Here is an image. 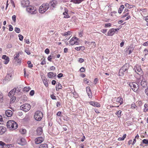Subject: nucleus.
I'll use <instances>...</instances> for the list:
<instances>
[{
    "mask_svg": "<svg viewBox=\"0 0 148 148\" xmlns=\"http://www.w3.org/2000/svg\"><path fill=\"white\" fill-rule=\"evenodd\" d=\"M63 76V74L62 73H60L58 75L57 77L58 78H60Z\"/></svg>",
    "mask_w": 148,
    "mask_h": 148,
    "instance_id": "64",
    "label": "nucleus"
},
{
    "mask_svg": "<svg viewBox=\"0 0 148 148\" xmlns=\"http://www.w3.org/2000/svg\"><path fill=\"white\" fill-rule=\"evenodd\" d=\"M116 101L117 102H118L120 103V105H121L123 103V99L121 97H118L117 98L116 100Z\"/></svg>",
    "mask_w": 148,
    "mask_h": 148,
    "instance_id": "22",
    "label": "nucleus"
},
{
    "mask_svg": "<svg viewBox=\"0 0 148 148\" xmlns=\"http://www.w3.org/2000/svg\"><path fill=\"white\" fill-rule=\"evenodd\" d=\"M6 116L8 117H11L12 114V111L10 110H7L5 111Z\"/></svg>",
    "mask_w": 148,
    "mask_h": 148,
    "instance_id": "18",
    "label": "nucleus"
},
{
    "mask_svg": "<svg viewBox=\"0 0 148 148\" xmlns=\"http://www.w3.org/2000/svg\"><path fill=\"white\" fill-rule=\"evenodd\" d=\"M127 84L132 88V90L135 92H138L139 86L138 84L136 82H128Z\"/></svg>",
    "mask_w": 148,
    "mask_h": 148,
    "instance_id": "4",
    "label": "nucleus"
},
{
    "mask_svg": "<svg viewBox=\"0 0 148 148\" xmlns=\"http://www.w3.org/2000/svg\"><path fill=\"white\" fill-rule=\"evenodd\" d=\"M34 94V90H32L29 93V95L31 96H33Z\"/></svg>",
    "mask_w": 148,
    "mask_h": 148,
    "instance_id": "56",
    "label": "nucleus"
},
{
    "mask_svg": "<svg viewBox=\"0 0 148 148\" xmlns=\"http://www.w3.org/2000/svg\"><path fill=\"white\" fill-rule=\"evenodd\" d=\"M128 14H129L128 12H127V13H125V12H124L123 14V15L121 16V17L122 18H123L128 16Z\"/></svg>",
    "mask_w": 148,
    "mask_h": 148,
    "instance_id": "42",
    "label": "nucleus"
},
{
    "mask_svg": "<svg viewBox=\"0 0 148 148\" xmlns=\"http://www.w3.org/2000/svg\"><path fill=\"white\" fill-rule=\"evenodd\" d=\"M27 64L28 65V67L29 68H31L33 67V64H31V62L30 61H28L27 62Z\"/></svg>",
    "mask_w": 148,
    "mask_h": 148,
    "instance_id": "41",
    "label": "nucleus"
},
{
    "mask_svg": "<svg viewBox=\"0 0 148 148\" xmlns=\"http://www.w3.org/2000/svg\"><path fill=\"white\" fill-rule=\"evenodd\" d=\"M6 47L7 48L10 49L12 47V45L11 44L8 43L7 44Z\"/></svg>",
    "mask_w": 148,
    "mask_h": 148,
    "instance_id": "48",
    "label": "nucleus"
},
{
    "mask_svg": "<svg viewBox=\"0 0 148 148\" xmlns=\"http://www.w3.org/2000/svg\"><path fill=\"white\" fill-rule=\"evenodd\" d=\"M31 89V88L29 86L25 87L23 88V91L24 92H27L29 91Z\"/></svg>",
    "mask_w": 148,
    "mask_h": 148,
    "instance_id": "33",
    "label": "nucleus"
},
{
    "mask_svg": "<svg viewBox=\"0 0 148 148\" xmlns=\"http://www.w3.org/2000/svg\"><path fill=\"white\" fill-rule=\"evenodd\" d=\"M16 99V97L15 96H13L11 99L10 101V103H13Z\"/></svg>",
    "mask_w": 148,
    "mask_h": 148,
    "instance_id": "37",
    "label": "nucleus"
},
{
    "mask_svg": "<svg viewBox=\"0 0 148 148\" xmlns=\"http://www.w3.org/2000/svg\"><path fill=\"white\" fill-rule=\"evenodd\" d=\"M137 106L135 105L134 103H133L131 104V108L132 109H136L137 108Z\"/></svg>",
    "mask_w": 148,
    "mask_h": 148,
    "instance_id": "44",
    "label": "nucleus"
},
{
    "mask_svg": "<svg viewBox=\"0 0 148 148\" xmlns=\"http://www.w3.org/2000/svg\"><path fill=\"white\" fill-rule=\"evenodd\" d=\"M79 71L81 72H84L85 71V69L84 68L82 67L80 69Z\"/></svg>",
    "mask_w": 148,
    "mask_h": 148,
    "instance_id": "54",
    "label": "nucleus"
},
{
    "mask_svg": "<svg viewBox=\"0 0 148 148\" xmlns=\"http://www.w3.org/2000/svg\"><path fill=\"white\" fill-rule=\"evenodd\" d=\"M84 82H85L87 84H88V83L89 82V80L86 78L84 79Z\"/></svg>",
    "mask_w": 148,
    "mask_h": 148,
    "instance_id": "62",
    "label": "nucleus"
},
{
    "mask_svg": "<svg viewBox=\"0 0 148 148\" xmlns=\"http://www.w3.org/2000/svg\"><path fill=\"white\" fill-rule=\"evenodd\" d=\"M89 103L91 105L95 107H100V104L98 102L91 101L89 102Z\"/></svg>",
    "mask_w": 148,
    "mask_h": 148,
    "instance_id": "16",
    "label": "nucleus"
},
{
    "mask_svg": "<svg viewBox=\"0 0 148 148\" xmlns=\"http://www.w3.org/2000/svg\"><path fill=\"white\" fill-rule=\"evenodd\" d=\"M6 144L3 142L1 141H0V145L1 147L2 148H4L5 145Z\"/></svg>",
    "mask_w": 148,
    "mask_h": 148,
    "instance_id": "46",
    "label": "nucleus"
},
{
    "mask_svg": "<svg viewBox=\"0 0 148 148\" xmlns=\"http://www.w3.org/2000/svg\"><path fill=\"white\" fill-rule=\"evenodd\" d=\"M31 108V106L28 103L25 104L20 106L21 109L25 112L29 111Z\"/></svg>",
    "mask_w": 148,
    "mask_h": 148,
    "instance_id": "7",
    "label": "nucleus"
},
{
    "mask_svg": "<svg viewBox=\"0 0 148 148\" xmlns=\"http://www.w3.org/2000/svg\"><path fill=\"white\" fill-rule=\"evenodd\" d=\"M134 48L133 47H131V46H130L128 48V50L127 51L129 52L128 54H130L132 52Z\"/></svg>",
    "mask_w": 148,
    "mask_h": 148,
    "instance_id": "34",
    "label": "nucleus"
},
{
    "mask_svg": "<svg viewBox=\"0 0 148 148\" xmlns=\"http://www.w3.org/2000/svg\"><path fill=\"white\" fill-rule=\"evenodd\" d=\"M78 39L77 37H73L69 41V44L72 45H73L74 44L78 45L79 44V42L78 41Z\"/></svg>",
    "mask_w": 148,
    "mask_h": 148,
    "instance_id": "9",
    "label": "nucleus"
},
{
    "mask_svg": "<svg viewBox=\"0 0 148 148\" xmlns=\"http://www.w3.org/2000/svg\"><path fill=\"white\" fill-rule=\"evenodd\" d=\"M16 16L15 15H13L12 17V20L14 22H15L16 21Z\"/></svg>",
    "mask_w": 148,
    "mask_h": 148,
    "instance_id": "60",
    "label": "nucleus"
},
{
    "mask_svg": "<svg viewBox=\"0 0 148 148\" xmlns=\"http://www.w3.org/2000/svg\"><path fill=\"white\" fill-rule=\"evenodd\" d=\"M4 148H13V147L11 144H6L5 145Z\"/></svg>",
    "mask_w": 148,
    "mask_h": 148,
    "instance_id": "39",
    "label": "nucleus"
},
{
    "mask_svg": "<svg viewBox=\"0 0 148 148\" xmlns=\"http://www.w3.org/2000/svg\"><path fill=\"white\" fill-rule=\"evenodd\" d=\"M119 30V28H112L109 30L108 33L107 35L108 36H112L114 34L116 31L118 32Z\"/></svg>",
    "mask_w": 148,
    "mask_h": 148,
    "instance_id": "10",
    "label": "nucleus"
},
{
    "mask_svg": "<svg viewBox=\"0 0 148 148\" xmlns=\"http://www.w3.org/2000/svg\"><path fill=\"white\" fill-rule=\"evenodd\" d=\"M43 117L42 113L39 110L37 111L34 114V118L36 120L40 121Z\"/></svg>",
    "mask_w": 148,
    "mask_h": 148,
    "instance_id": "6",
    "label": "nucleus"
},
{
    "mask_svg": "<svg viewBox=\"0 0 148 148\" xmlns=\"http://www.w3.org/2000/svg\"><path fill=\"white\" fill-rule=\"evenodd\" d=\"M37 134L38 135H41L42 133V127H38L36 130Z\"/></svg>",
    "mask_w": 148,
    "mask_h": 148,
    "instance_id": "20",
    "label": "nucleus"
},
{
    "mask_svg": "<svg viewBox=\"0 0 148 148\" xmlns=\"http://www.w3.org/2000/svg\"><path fill=\"white\" fill-rule=\"evenodd\" d=\"M126 134H125L123 135L122 137H119L118 138V140L119 141L123 140L126 138Z\"/></svg>",
    "mask_w": 148,
    "mask_h": 148,
    "instance_id": "35",
    "label": "nucleus"
},
{
    "mask_svg": "<svg viewBox=\"0 0 148 148\" xmlns=\"http://www.w3.org/2000/svg\"><path fill=\"white\" fill-rule=\"evenodd\" d=\"M9 31H12L13 30V27L11 25H9Z\"/></svg>",
    "mask_w": 148,
    "mask_h": 148,
    "instance_id": "58",
    "label": "nucleus"
},
{
    "mask_svg": "<svg viewBox=\"0 0 148 148\" xmlns=\"http://www.w3.org/2000/svg\"><path fill=\"white\" fill-rule=\"evenodd\" d=\"M42 80L45 86L47 87L48 86V84L47 79L45 78H44L43 79H42Z\"/></svg>",
    "mask_w": 148,
    "mask_h": 148,
    "instance_id": "31",
    "label": "nucleus"
},
{
    "mask_svg": "<svg viewBox=\"0 0 148 148\" xmlns=\"http://www.w3.org/2000/svg\"><path fill=\"white\" fill-rule=\"evenodd\" d=\"M86 91L88 95L90 98H91L92 97V95L90 87L88 86L86 88Z\"/></svg>",
    "mask_w": 148,
    "mask_h": 148,
    "instance_id": "12",
    "label": "nucleus"
},
{
    "mask_svg": "<svg viewBox=\"0 0 148 148\" xmlns=\"http://www.w3.org/2000/svg\"><path fill=\"white\" fill-rule=\"evenodd\" d=\"M145 92L146 95L148 96V86L145 89Z\"/></svg>",
    "mask_w": 148,
    "mask_h": 148,
    "instance_id": "50",
    "label": "nucleus"
},
{
    "mask_svg": "<svg viewBox=\"0 0 148 148\" xmlns=\"http://www.w3.org/2000/svg\"><path fill=\"white\" fill-rule=\"evenodd\" d=\"M39 148H48V146L47 144H41L39 147Z\"/></svg>",
    "mask_w": 148,
    "mask_h": 148,
    "instance_id": "28",
    "label": "nucleus"
},
{
    "mask_svg": "<svg viewBox=\"0 0 148 148\" xmlns=\"http://www.w3.org/2000/svg\"><path fill=\"white\" fill-rule=\"evenodd\" d=\"M50 97L53 100H56V97L53 94H52L51 95Z\"/></svg>",
    "mask_w": 148,
    "mask_h": 148,
    "instance_id": "53",
    "label": "nucleus"
},
{
    "mask_svg": "<svg viewBox=\"0 0 148 148\" xmlns=\"http://www.w3.org/2000/svg\"><path fill=\"white\" fill-rule=\"evenodd\" d=\"M20 141L21 142L20 144L21 145H23L26 143L25 140L24 138H21L20 140Z\"/></svg>",
    "mask_w": 148,
    "mask_h": 148,
    "instance_id": "27",
    "label": "nucleus"
},
{
    "mask_svg": "<svg viewBox=\"0 0 148 148\" xmlns=\"http://www.w3.org/2000/svg\"><path fill=\"white\" fill-rule=\"evenodd\" d=\"M129 64L127 63L125 64L120 69L119 72V75L120 76H122L124 75L125 73L127 72V71L129 68Z\"/></svg>",
    "mask_w": 148,
    "mask_h": 148,
    "instance_id": "2",
    "label": "nucleus"
},
{
    "mask_svg": "<svg viewBox=\"0 0 148 148\" xmlns=\"http://www.w3.org/2000/svg\"><path fill=\"white\" fill-rule=\"evenodd\" d=\"M16 92V93H18L20 92L21 90L19 88L17 87L16 88H15Z\"/></svg>",
    "mask_w": 148,
    "mask_h": 148,
    "instance_id": "47",
    "label": "nucleus"
},
{
    "mask_svg": "<svg viewBox=\"0 0 148 148\" xmlns=\"http://www.w3.org/2000/svg\"><path fill=\"white\" fill-rule=\"evenodd\" d=\"M144 112H146L148 111V104L147 103H145L144 105Z\"/></svg>",
    "mask_w": 148,
    "mask_h": 148,
    "instance_id": "32",
    "label": "nucleus"
},
{
    "mask_svg": "<svg viewBox=\"0 0 148 148\" xmlns=\"http://www.w3.org/2000/svg\"><path fill=\"white\" fill-rule=\"evenodd\" d=\"M91 44H92V47H93V48H95V47H96V43L95 42H91Z\"/></svg>",
    "mask_w": 148,
    "mask_h": 148,
    "instance_id": "61",
    "label": "nucleus"
},
{
    "mask_svg": "<svg viewBox=\"0 0 148 148\" xmlns=\"http://www.w3.org/2000/svg\"><path fill=\"white\" fill-rule=\"evenodd\" d=\"M57 4V1H53L50 3V5L53 8H54Z\"/></svg>",
    "mask_w": 148,
    "mask_h": 148,
    "instance_id": "23",
    "label": "nucleus"
},
{
    "mask_svg": "<svg viewBox=\"0 0 148 148\" xmlns=\"http://www.w3.org/2000/svg\"><path fill=\"white\" fill-rule=\"evenodd\" d=\"M111 25H112L110 23L106 24L105 25V27H110L111 26Z\"/></svg>",
    "mask_w": 148,
    "mask_h": 148,
    "instance_id": "55",
    "label": "nucleus"
},
{
    "mask_svg": "<svg viewBox=\"0 0 148 148\" xmlns=\"http://www.w3.org/2000/svg\"><path fill=\"white\" fill-rule=\"evenodd\" d=\"M2 58V59L5 60L4 61V64H6L9 62L10 60L9 58L5 55H3Z\"/></svg>",
    "mask_w": 148,
    "mask_h": 148,
    "instance_id": "15",
    "label": "nucleus"
},
{
    "mask_svg": "<svg viewBox=\"0 0 148 148\" xmlns=\"http://www.w3.org/2000/svg\"><path fill=\"white\" fill-rule=\"evenodd\" d=\"M21 133L22 134H25L26 133V130L24 129H21L20 130Z\"/></svg>",
    "mask_w": 148,
    "mask_h": 148,
    "instance_id": "40",
    "label": "nucleus"
},
{
    "mask_svg": "<svg viewBox=\"0 0 148 148\" xmlns=\"http://www.w3.org/2000/svg\"><path fill=\"white\" fill-rule=\"evenodd\" d=\"M63 14L64 16V18H68L70 17L68 14V10L67 9H65V12H63Z\"/></svg>",
    "mask_w": 148,
    "mask_h": 148,
    "instance_id": "25",
    "label": "nucleus"
},
{
    "mask_svg": "<svg viewBox=\"0 0 148 148\" xmlns=\"http://www.w3.org/2000/svg\"><path fill=\"white\" fill-rule=\"evenodd\" d=\"M16 92L15 88L10 91L8 93V96L9 97L12 96V95H13Z\"/></svg>",
    "mask_w": 148,
    "mask_h": 148,
    "instance_id": "24",
    "label": "nucleus"
},
{
    "mask_svg": "<svg viewBox=\"0 0 148 148\" xmlns=\"http://www.w3.org/2000/svg\"><path fill=\"white\" fill-rule=\"evenodd\" d=\"M49 5L48 3L43 4L39 8V11L40 13H43L49 8Z\"/></svg>",
    "mask_w": 148,
    "mask_h": 148,
    "instance_id": "5",
    "label": "nucleus"
},
{
    "mask_svg": "<svg viewBox=\"0 0 148 148\" xmlns=\"http://www.w3.org/2000/svg\"><path fill=\"white\" fill-rule=\"evenodd\" d=\"M26 10L29 13L31 14H35L37 12L36 8L35 7L29 5L26 8Z\"/></svg>",
    "mask_w": 148,
    "mask_h": 148,
    "instance_id": "3",
    "label": "nucleus"
},
{
    "mask_svg": "<svg viewBox=\"0 0 148 148\" xmlns=\"http://www.w3.org/2000/svg\"><path fill=\"white\" fill-rule=\"evenodd\" d=\"M7 126L10 130L13 131L17 128L18 125L14 121L9 120L7 123Z\"/></svg>",
    "mask_w": 148,
    "mask_h": 148,
    "instance_id": "1",
    "label": "nucleus"
},
{
    "mask_svg": "<svg viewBox=\"0 0 148 148\" xmlns=\"http://www.w3.org/2000/svg\"><path fill=\"white\" fill-rule=\"evenodd\" d=\"M45 52L46 54H48L49 52V49H48L47 48L45 50Z\"/></svg>",
    "mask_w": 148,
    "mask_h": 148,
    "instance_id": "63",
    "label": "nucleus"
},
{
    "mask_svg": "<svg viewBox=\"0 0 148 148\" xmlns=\"http://www.w3.org/2000/svg\"><path fill=\"white\" fill-rule=\"evenodd\" d=\"M70 31H68L67 32H64V33H63L62 34L63 35V36H66V35H69V34H70Z\"/></svg>",
    "mask_w": 148,
    "mask_h": 148,
    "instance_id": "49",
    "label": "nucleus"
},
{
    "mask_svg": "<svg viewBox=\"0 0 148 148\" xmlns=\"http://www.w3.org/2000/svg\"><path fill=\"white\" fill-rule=\"evenodd\" d=\"M12 73L8 72L5 78V79L8 81H10L12 79Z\"/></svg>",
    "mask_w": 148,
    "mask_h": 148,
    "instance_id": "14",
    "label": "nucleus"
},
{
    "mask_svg": "<svg viewBox=\"0 0 148 148\" xmlns=\"http://www.w3.org/2000/svg\"><path fill=\"white\" fill-rule=\"evenodd\" d=\"M18 36L19 38V39L21 41H22L23 38V37L22 35L21 34H19Z\"/></svg>",
    "mask_w": 148,
    "mask_h": 148,
    "instance_id": "52",
    "label": "nucleus"
},
{
    "mask_svg": "<svg viewBox=\"0 0 148 148\" xmlns=\"http://www.w3.org/2000/svg\"><path fill=\"white\" fill-rule=\"evenodd\" d=\"M142 143L148 145V140L147 139H144L143 140H142Z\"/></svg>",
    "mask_w": 148,
    "mask_h": 148,
    "instance_id": "43",
    "label": "nucleus"
},
{
    "mask_svg": "<svg viewBox=\"0 0 148 148\" xmlns=\"http://www.w3.org/2000/svg\"><path fill=\"white\" fill-rule=\"evenodd\" d=\"M134 70L135 71L140 75V78L142 75V69H141V67L138 65H136L134 68Z\"/></svg>",
    "mask_w": 148,
    "mask_h": 148,
    "instance_id": "8",
    "label": "nucleus"
},
{
    "mask_svg": "<svg viewBox=\"0 0 148 148\" xmlns=\"http://www.w3.org/2000/svg\"><path fill=\"white\" fill-rule=\"evenodd\" d=\"M121 112H122L121 110H119L116 113V114L118 118L121 117Z\"/></svg>",
    "mask_w": 148,
    "mask_h": 148,
    "instance_id": "38",
    "label": "nucleus"
},
{
    "mask_svg": "<svg viewBox=\"0 0 148 148\" xmlns=\"http://www.w3.org/2000/svg\"><path fill=\"white\" fill-rule=\"evenodd\" d=\"M140 84L142 87H145L147 86V83L145 79H143L141 81Z\"/></svg>",
    "mask_w": 148,
    "mask_h": 148,
    "instance_id": "19",
    "label": "nucleus"
},
{
    "mask_svg": "<svg viewBox=\"0 0 148 148\" xmlns=\"http://www.w3.org/2000/svg\"><path fill=\"white\" fill-rule=\"evenodd\" d=\"M3 100V93L0 92V102H2Z\"/></svg>",
    "mask_w": 148,
    "mask_h": 148,
    "instance_id": "36",
    "label": "nucleus"
},
{
    "mask_svg": "<svg viewBox=\"0 0 148 148\" xmlns=\"http://www.w3.org/2000/svg\"><path fill=\"white\" fill-rule=\"evenodd\" d=\"M85 48L84 47L81 46L79 47H75V49L78 51H80L81 50L82 51H83L85 49Z\"/></svg>",
    "mask_w": 148,
    "mask_h": 148,
    "instance_id": "29",
    "label": "nucleus"
},
{
    "mask_svg": "<svg viewBox=\"0 0 148 148\" xmlns=\"http://www.w3.org/2000/svg\"><path fill=\"white\" fill-rule=\"evenodd\" d=\"M46 64V61L45 59H44L42 61L41 63H40V64L42 65H44Z\"/></svg>",
    "mask_w": 148,
    "mask_h": 148,
    "instance_id": "59",
    "label": "nucleus"
},
{
    "mask_svg": "<svg viewBox=\"0 0 148 148\" xmlns=\"http://www.w3.org/2000/svg\"><path fill=\"white\" fill-rule=\"evenodd\" d=\"M107 30V29H102L101 30V32H102L103 33L105 34Z\"/></svg>",
    "mask_w": 148,
    "mask_h": 148,
    "instance_id": "57",
    "label": "nucleus"
},
{
    "mask_svg": "<svg viewBox=\"0 0 148 148\" xmlns=\"http://www.w3.org/2000/svg\"><path fill=\"white\" fill-rule=\"evenodd\" d=\"M43 138L41 137H38L35 139V143L36 144L40 143L43 141Z\"/></svg>",
    "mask_w": 148,
    "mask_h": 148,
    "instance_id": "13",
    "label": "nucleus"
},
{
    "mask_svg": "<svg viewBox=\"0 0 148 148\" xmlns=\"http://www.w3.org/2000/svg\"><path fill=\"white\" fill-rule=\"evenodd\" d=\"M124 6L123 5H121L118 10V13L120 14L122 12L123 9L124 8Z\"/></svg>",
    "mask_w": 148,
    "mask_h": 148,
    "instance_id": "30",
    "label": "nucleus"
},
{
    "mask_svg": "<svg viewBox=\"0 0 148 148\" xmlns=\"http://www.w3.org/2000/svg\"><path fill=\"white\" fill-rule=\"evenodd\" d=\"M6 131L5 127L3 126H0V134H3Z\"/></svg>",
    "mask_w": 148,
    "mask_h": 148,
    "instance_id": "21",
    "label": "nucleus"
},
{
    "mask_svg": "<svg viewBox=\"0 0 148 148\" xmlns=\"http://www.w3.org/2000/svg\"><path fill=\"white\" fill-rule=\"evenodd\" d=\"M25 51L28 54L30 55L31 54V52L29 50L27 49H26L25 50Z\"/></svg>",
    "mask_w": 148,
    "mask_h": 148,
    "instance_id": "51",
    "label": "nucleus"
},
{
    "mask_svg": "<svg viewBox=\"0 0 148 148\" xmlns=\"http://www.w3.org/2000/svg\"><path fill=\"white\" fill-rule=\"evenodd\" d=\"M48 76L50 78H52L56 76V74L55 73L52 72H50L48 73Z\"/></svg>",
    "mask_w": 148,
    "mask_h": 148,
    "instance_id": "17",
    "label": "nucleus"
},
{
    "mask_svg": "<svg viewBox=\"0 0 148 148\" xmlns=\"http://www.w3.org/2000/svg\"><path fill=\"white\" fill-rule=\"evenodd\" d=\"M14 30L16 32L18 33H19L20 32V29L19 28H15Z\"/></svg>",
    "mask_w": 148,
    "mask_h": 148,
    "instance_id": "45",
    "label": "nucleus"
},
{
    "mask_svg": "<svg viewBox=\"0 0 148 148\" xmlns=\"http://www.w3.org/2000/svg\"><path fill=\"white\" fill-rule=\"evenodd\" d=\"M29 1L28 0H22L21 1V6L23 8L27 7L29 6Z\"/></svg>",
    "mask_w": 148,
    "mask_h": 148,
    "instance_id": "11",
    "label": "nucleus"
},
{
    "mask_svg": "<svg viewBox=\"0 0 148 148\" xmlns=\"http://www.w3.org/2000/svg\"><path fill=\"white\" fill-rule=\"evenodd\" d=\"M56 88V90L58 91L59 90V89H61L62 88V87L61 84L59 83H58V84H57Z\"/></svg>",
    "mask_w": 148,
    "mask_h": 148,
    "instance_id": "26",
    "label": "nucleus"
}]
</instances>
